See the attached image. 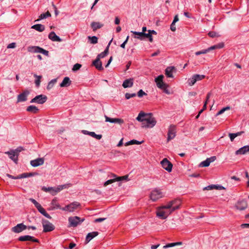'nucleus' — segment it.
I'll list each match as a JSON object with an SVG mask.
<instances>
[{"label":"nucleus","instance_id":"nucleus-42","mask_svg":"<svg viewBox=\"0 0 249 249\" xmlns=\"http://www.w3.org/2000/svg\"><path fill=\"white\" fill-rule=\"evenodd\" d=\"M210 163L211 161H209V160L207 159L206 160L200 162V163L199 165V166L201 167H208L209 166Z\"/></svg>","mask_w":249,"mask_h":249},{"label":"nucleus","instance_id":"nucleus-60","mask_svg":"<svg viewBox=\"0 0 249 249\" xmlns=\"http://www.w3.org/2000/svg\"><path fill=\"white\" fill-rule=\"evenodd\" d=\"M214 189L218 190H221L225 189V187H224L223 186L220 185H214Z\"/></svg>","mask_w":249,"mask_h":249},{"label":"nucleus","instance_id":"nucleus-6","mask_svg":"<svg viewBox=\"0 0 249 249\" xmlns=\"http://www.w3.org/2000/svg\"><path fill=\"white\" fill-rule=\"evenodd\" d=\"M80 207V204L76 201L73 202L65 207L62 208L61 210L68 212H73Z\"/></svg>","mask_w":249,"mask_h":249},{"label":"nucleus","instance_id":"nucleus-38","mask_svg":"<svg viewBox=\"0 0 249 249\" xmlns=\"http://www.w3.org/2000/svg\"><path fill=\"white\" fill-rule=\"evenodd\" d=\"M26 110L28 112L36 113L38 111L39 109L36 106L31 105L27 107Z\"/></svg>","mask_w":249,"mask_h":249},{"label":"nucleus","instance_id":"nucleus-41","mask_svg":"<svg viewBox=\"0 0 249 249\" xmlns=\"http://www.w3.org/2000/svg\"><path fill=\"white\" fill-rule=\"evenodd\" d=\"M142 142H140L135 140H132L130 141L126 142L125 143V146H128L131 144H140Z\"/></svg>","mask_w":249,"mask_h":249},{"label":"nucleus","instance_id":"nucleus-23","mask_svg":"<svg viewBox=\"0 0 249 249\" xmlns=\"http://www.w3.org/2000/svg\"><path fill=\"white\" fill-rule=\"evenodd\" d=\"M249 152V145L244 146L235 152L236 155H243Z\"/></svg>","mask_w":249,"mask_h":249},{"label":"nucleus","instance_id":"nucleus-52","mask_svg":"<svg viewBox=\"0 0 249 249\" xmlns=\"http://www.w3.org/2000/svg\"><path fill=\"white\" fill-rule=\"evenodd\" d=\"M53 189H54V188L52 187L47 188L45 186H43L42 188V190L45 192H48L49 191H52V192H53Z\"/></svg>","mask_w":249,"mask_h":249},{"label":"nucleus","instance_id":"nucleus-39","mask_svg":"<svg viewBox=\"0 0 249 249\" xmlns=\"http://www.w3.org/2000/svg\"><path fill=\"white\" fill-rule=\"evenodd\" d=\"M51 16V15L49 11H47L45 13L41 14L39 16V18L38 19L35 20V21H38L41 19H43L46 18H47L50 17Z\"/></svg>","mask_w":249,"mask_h":249},{"label":"nucleus","instance_id":"nucleus-13","mask_svg":"<svg viewBox=\"0 0 249 249\" xmlns=\"http://www.w3.org/2000/svg\"><path fill=\"white\" fill-rule=\"evenodd\" d=\"M160 164L162 167L167 171L170 172L172 171L173 165L167 159H164Z\"/></svg>","mask_w":249,"mask_h":249},{"label":"nucleus","instance_id":"nucleus-56","mask_svg":"<svg viewBox=\"0 0 249 249\" xmlns=\"http://www.w3.org/2000/svg\"><path fill=\"white\" fill-rule=\"evenodd\" d=\"M146 95V94L142 89H140L138 92V96L139 97H142L143 95Z\"/></svg>","mask_w":249,"mask_h":249},{"label":"nucleus","instance_id":"nucleus-8","mask_svg":"<svg viewBox=\"0 0 249 249\" xmlns=\"http://www.w3.org/2000/svg\"><path fill=\"white\" fill-rule=\"evenodd\" d=\"M68 220L70 226L71 227H75L78 224L81 223L84 220V219H81L78 216H73L70 217Z\"/></svg>","mask_w":249,"mask_h":249},{"label":"nucleus","instance_id":"nucleus-63","mask_svg":"<svg viewBox=\"0 0 249 249\" xmlns=\"http://www.w3.org/2000/svg\"><path fill=\"white\" fill-rule=\"evenodd\" d=\"M215 49H217V46H216V45L212 46L206 49V50L208 51V53L210 51L214 50Z\"/></svg>","mask_w":249,"mask_h":249},{"label":"nucleus","instance_id":"nucleus-24","mask_svg":"<svg viewBox=\"0 0 249 249\" xmlns=\"http://www.w3.org/2000/svg\"><path fill=\"white\" fill-rule=\"evenodd\" d=\"M82 132L84 134L89 135L96 139L97 140H100L102 137V135H100V134L97 135V134H95V133L94 132H89L87 130H83Z\"/></svg>","mask_w":249,"mask_h":249},{"label":"nucleus","instance_id":"nucleus-46","mask_svg":"<svg viewBox=\"0 0 249 249\" xmlns=\"http://www.w3.org/2000/svg\"><path fill=\"white\" fill-rule=\"evenodd\" d=\"M89 39L91 44H96L98 42V38L96 36H88Z\"/></svg>","mask_w":249,"mask_h":249},{"label":"nucleus","instance_id":"nucleus-47","mask_svg":"<svg viewBox=\"0 0 249 249\" xmlns=\"http://www.w3.org/2000/svg\"><path fill=\"white\" fill-rule=\"evenodd\" d=\"M63 186L62 185H59L56 188H54L53 192H51L52 195H55L57 193L59 192L60 191L63 190Z\"/></svg>","mask_w":249,"mask_h":249},{"label":"nucleus","instance_id":"nucleus-21","mask_svg":"<svg viewBox=\"0 0 249 249\" xmlns=\"http://www.w3.org/2000/svg\"><path fill=\"white\" fill-rule=\"evenodd\" d=\"M48 37L53 41L61 42L62 40L54 32H51L49 34Z\"/></svg>","mask_w":249,"mask_h":249},{"label":"nucleus","instance_id":"nucleus-32","mask_svg":"<svg viewBox=\"0 0 249 249\" xmlns=\"http://www.w3.org/2000/svg\"><path fill=\"white\" fill-rule=\"evenodd\" d=\"M163 78L164 76L163 75H160L155 78V81L156 83L157 86L158 88L161 87V85L164 83L163 81Z\"/></svg>","mask_w":249,"mask_h":249},{"label":"nucleus","instance_id":"nucleus-64","mask_svg":"<svg viewBox=\"0 0 249 249\" xmlns=\"http://www.w3.org/2000/svg\"><path fill=\"white\" fill-rule=\"evenodd\" d=\"M170 29L172 31H176V26H175V23H173V22H172V23H171V26H170Z\"/></svg>","mask_w":249,"mask_h":249},{"label":"nucleus","instance_id":"nucleus-44","mask_svg":"<svg viewBox=\"0 0 249 249\" xmlns=\"http://www.w3.org/2000/svg\"><path fill=\"white\" fill-rule=\"evenodd\" d=\"M143 38L144 40L145 38H148L150 42H153L152 36L151 35V34H149V32L148 33H143Z\"/></svg>","mask_w":249,"mask_h":249},{"label":"nucleus","instance_id":"nucleus-15","mask_svg":"<svg viewBox=\"0 0 249 249\" xmlns=\"http://www.w3.org/2000/svg\"><path fill=\"white\" fill-rule=\"evenodd\" d=\"M4 153L6 155H8L9 158L15 163H17L18 156L16 154L15 151L13 150H11L9 151L5 152Z\"/></svg>","mask_w":249,"mask_h":249},{"label":"nucleus","instance_id":"nucleus-30","mask_svg":"<svg viewBox=\"0 0 249 249\" xmlns=\"http://www.w3.org/2000/svg\"><path fill=\"white\" fill-rule=\"evenodd\" d=\"M98 235V232L97 231H93L89 233L86 236V243H89L91 240H92L94 237H96Z\"/></svg>","mask_w":249,"mask_h":249},{"label":"nucleus","instance_id":"nucleus-7","mask_svg":"<svg viewBox=\"0 0 249 249\" xmlns=\"http://www.w3.org/2000/svg\"><path fill=\"white\" fill-rule=\"evenodd\" d=\"M149 116L144 123L142 124V127L152 128L156 125L157 121L155 118L151 116V115Z\"/></svg>","mask_w":249,"mask_h":249},{"label":"nucleus","instance_id":"nucleus-10","mask_svg":"<svg viewBox=\"0 0 249 249\" xmlns=\"http://www.w3.org/2000/svg\"><path fill=\"white\" fill-rule=\"evenodd\" d=\"M42 226L44 232L51 231L54 229L53 224L46 220H42Z\"/></svg>","mask_w":249,"mask_h":249},{"label":"nucleus","instance_id":"nucleus-55","mask_svg":"<svg viewBox=\"0 0 249 249\" xmlns=\"http://www.w3.org/2000/svg\"><path fill=\"white\" fill-rule=\"evenodd\" d=\"M209 36L211 37L218 36L217 33L215 32H210L208 34Z\"/></svg>","mask_w":249,"mask_h":249},{"label":"nucleus","instance_id":"nucleus-14","mask_svg":"<svg viewBox=\"0 0 249 249\" xmlns=\"http://www.w3.org/2000/svg\"><path fill=\"white\" fill-rule=\"evenodd\" d=\"M30 94V91L28 90H25L21 93L18 95L17 103L25 102L27 100V96Z\"/></svg>","mask_w":249,"mask_h":249},{"label":"nucleus","instance_id":"nucleus-28","mask_svg":"<svg viewBox=\"0 0 249 249\" xmlns=\"http://www.w3.org/2000/svg\"><path fill=\"white\" fill-rule=\"evenodd\" d=\"M112 40V39H111L109 41V42L108 43V44L107 48L105 50V51L103 52H102V53H100V54H99L97 55L96 58H98L100 60V58H104V57H105L108 54V48H109V46H110V45L111 44V42Z\"/></svg>","mask_w":249,"mask_h":249},{"label":"nucleus","instance_id":"nucleus-25","mask_svg":"<svg viewBox=\"0 0 249 249\" xmlns=\"http://www.w3.org/2000/svg\"><path fill=\"white\" fill-rule=\"evenodd\" d=\"M112 177L113 178L110 179H109V180L106 181L104 183V186H107V185H108L110 184H111L115 181H120V179H121L120 178H117L116 175H115V174H112Z\"/></svg>","mask_w":249,"mask_h":249},{"label":"nucleus","instance_id":"nucleus-31","mask_svg":"<svg viewBox=\"0 0 249 249\" xmlns=\"http://www.w3.org/2000/svg\"><path fill=\"white\" fill-rule=\"evenodd\" d=\"M103 25V24L99 22L93 21L91 23V27L93 31H95L98 29L101 28Z\"/></svg>","mask_w":249,"mask_h":249},{"label":"nucleus","instance_id":"nucleus-12","mask_svg":"<svg viewBox=\"0 0 249 249\" xmlns=\"http://www.w3.org/2000/svg\"><path fill=\"white\" fill-rule=\"evenodd\" d=\"M176 135V128L175 125H171L168 129L167 141L173 139Z\"/></svg>","mask_w":249,"mask_h":249},{"label":"nucleus","instance_id":"nucleus-54","mask_svg":"<svg viewBox=\"0 0 249 249\" xmlns=\"http://www.w3.org/2000/svg\"><path fill=\"white\" fill-rule=\"evenodd\" d=\"M81 67V65L78 63L75 64L74 65L73 68H72V71H76L80 69V68Z\"/></svg>","mask_w":249,"mask_h":249},{"label":"nucleus","instance_id":"nucleus-59","mask_svg":"<svg viewBox=\"0 0 249 249\" xmlns=\"http://www.w3.org/2000/svg\"><path fill=\"white\" fill-rule=\"evenodd\" d=\"M214 185H208L205 187L204 188V190H211L214 189Z\"/></svg>","mask_w":249,"mask_h":249},{"label":"nucleus","instance_id":"nucleus-26","mask_svg":"<svg viewBox=\"0 0 249 249\" xmlns=\"http://www.w3.org/2000/svg\"><path fill=\"white\" fill-rule=\"evenodd\" d=\"M112 177L113 178L110 179H109V180L106 181L104 183V186H107V185H108L110 184H111L115 181H120V179H121L120 178H117L116 175H115V174H112Z\"/></svg>","mask_w":249,"mask_h":249},{"label":"nucleus","instance_id":"nucleus-57","mask_svg":"<svg viewBox=\"0 0 249 249\" xmlns=\"http://www.w3.org/2000/svg\"><path fill=\"white\" fill-rule=\"evenodd\" d=\"M237 136V134H235V133H230L229 134V137L230 138V140L231 142H232L234 139Z\"/></svg>","mask_w":249,"mask_h":249},{"label":"nucleus","instance_id":"nucleus-33","mask_svg":"<svg viewBox=\"0 0 249 249\" xmlns=\"http://www.w3.org/2000/svg\"><path fill=\"white\" fill-rule=\"evenodd\" d=\"M175 68L174 67H168L165 70V75L167 77L173 78V72Z\"/></svg>","mask_w":249,"mask_h":249},{"label":"nucleus","instance_id":"nucleus-5","mask_svg":"<svg viewBox=\"0 0 249 249\" xmlns=\"http://www.w3.org/2000/svg\"><path fill=\"white\" fill-rule=\"evenodd\" d=\"M164 196L163 193L159 189L156 188L152 190L150 195V197L153 201H156Z\"/></svg>","mask_w":249,"mask_h":249},{"label":"nucleus","instance_id":"nucleus-50","mask_svg":"<svg viewBox=\"0 0 249 249\" xmlns=\"http://www.w3.org/2000/svg\"><path fill=\"white\" fill-rule=\"evenodd\" d=\"M29 200L35 205V207L37 209L41 206V205L39 203H38L35 199L33 198H30Z\"/></svg>","mask_w":249,"mask_h":249},{"label":"nucleus","instance_id":"nucleus-17","mask_svg":"<svg viewBox=\"0 0 249 249\" xmlns=\"http://www.w3.org/2000/svg\"><path fill=\"white\" fill-rule=\"evenodd\" d=\"M151 115V113L147 114V113H144L143 111H141L139 113L138 116L137 117L136 120L138 121L143 123H144L146 119H147V118L148 117V116Z\"/></svg>","mask_w":249,"mask_h":249},{"label":"nucleus","instance_id":"nucleus-16","mask_svg":"<svg viewBox=\"0 0 249 249\" xmlns=\"http://www.w3.org/2000/svg\"><path fill=\"white\" fill-rule=\"evenodd\" d=\"M27 228V226L23 223L17 224L12 229V231L15 233H19Z\"/></svg>","mask_w":249,"mask_h":249},{"label":"nucleus","instance_id":"nucleus-49","mask_svg":"<svg viewBox=\"0 0 249 249\" xmlns=\"http://www.w3.org/2000/svg\"><path fill=\"white\" fill-rule=\"evenodd\" d=\"M188 82L189 85L190 86L194 85L196 83V80L195 79L193 75L192 76V77L188 79Z\"/></svg>","mask_w":249,"mask_h":249},{"label":"nucleus","instance_id":"nucleus-2","mask_svg":"<svg viewBox=\"0 0 249 249\" xmlns=\"http://www.w3.org/2000/svg\"><path fill=\"white\" fill-rule=\"evenodd\" d=\"M172 213L170 209L164 208V205L159 207L156 212L157 216L161 219H165Z\"/></svg>","mask_w":249,"mask_h":249},{"label":"nucleus","instance_id":"nucleus-4","mask_svg":"<svg viewBox=\"0 0 249 249\" xmlns=\"http://www.w3.org/2000/svg\"><path fill=\"white\" fill-rule=\"evenodd\" d=\"M27 51L28 52L32 53H41L43 54L48 56L49 55V52L47 50H44V49L36 46H30L27 48Z\"/></svg>","mask_w":249,"mask_h":249},{"label":"nucleus","instance_id":"nucleus-35","mask_svg":"<svg viewBox=\"0 0 249 249\" xmlns=\"http://www.w3.org/2000/svg\"><path fill=\"white\" fill-rule=\"evenodd\" d=\"M52 205V209H61L62 208L60 207V205L57 202V201L56 198H54L52 200L51 202Z\"/></svg>","mask_w":249,"mask_h":249},{"label":"nucleus","instance_id":"nucleus-1","mask_svg":"<svg viewBox=\"0 0 249 249\" xmlns=\"http://www.w3.org/2000/svg\"><path fill=\"white\" fill-rule=\"evenodd\" d=\"M181 201L178 199H175L167 202L164 205V208L166 209H170L172 213L179 208L181 205Z\"/></svg>","mask_w":249,"mask_h":249},{"label":"nucleus","instance_id":"nucleus-11","mask_svg":"<svg viewBox=\"0 0 249 249\" xmlns=\"http://www.w3.org/2000/svg\"><path fill=\"white\" fill-rule=\"evenodd\" d=\"M235 207L237 210L239 211L245 210L248 207V203L247 200L246 199L238 200L237 202Z\"/></svg>","mask_w":249,"mask_h":249},{"label":"nucleus","instance_id":"nucleus-29","mask_svg":"<svg viewBox=\"0 0 249 249\" xmlns=\"http://www.w3.org/2000/svg\"><path fill=\"white\" fill-rule=\"evenodd\" d=\"M92 64L98 70L101 71L103 70L102 63L98 58H96V59L93 61Z\"/></svg>","mask_w":249,"mask_h":249},{"label":"nucleus","instance_id":"nucleus-36","mask_svg":"<svg viewBox=\"0 0 249 249\" xmlns=\"http://www.w3.org/2000/svg\"><path fill=\"white\" fill-rule=\"evenodd\" d=\"M131 32L135 35L134 36L135 38L141 40H144L143 32H139L136 31H131Z\"/></svg>","mask_w":249,"mask_h":249},{"label":"nucleus","instance_id":"nucleus-61","mask_svg":"<svg viewBox=\"0 0 249 249\" xmlns=\"http://www.w3.org/2000/svg\"><path fill=\"white\" fill-rule=\"evenodd\" d=\"M175 246H176V244L175 243H169V244H168L164 246L163 248L164 249H166L168 248L173 247Z\"/></svg>","mask_w":249,"mask_h":249},{"label":"nucleus","instance_id":"nucleus-48","mask_svg":"<svg viewBox=\"0 0 249 249\" xmlns=\"http://www.w3.org/2000/svg\"><path fill=\"white\" fill-rule=\"evenodd\" d=\"M230 109V107L228 106V107H223V108H222L220 110H219L216 114V116H217L219 115H221L222 114V113H223L226 110H229Z\"/></svg>","mask_w":249,"mask_h":249},{"label":"nucleus","instance_id":"nucleus-51","mask_svg":"<svg viewBox=\"0 0 249 249\" xmlns=\"http://www.w3.org/2000/svg\"><path fill=\"white\" fill-rule=\"evenodd\" d=\"M136 96V93H126L125 94V97L126 99H129L131 98L134 97Z\"/></svg>","mask_w":249,"mask_h":249},{"label":"nucleus","instance_id":"nucleus-27","mask_svg":"<svg viewBox=\"0 0 249 249\" xmlns=\"http://www.w3.org/2000/svg\"><path fill=\"white\" fill-rule=\"evenodd\" d=\"M71 81L69 77H65L60 84V87H68L71 84Z\"/></svg>","mask_w":249,"mask_h":249},{"label":"nucleus","instance_id":"nucleus-34","mask_svg":"<svg viewBox=\"0 0 249 249\" xmlns=\"http://www.w3.org/2000/svg\"><path fill=\"white\" fill-rule=\"evenodd\" d=\"M32 29H35L36 31H37L40 32H42L45 30V26L44 25L41 24H37L33 25L31 27Z\"/></svg>","mask_w":249,"mask_h":249},{"label":"nucleus","instance_id":"nucleus-18","mask_svg":"<svg viewBox=\"0 0 249 249\" xmlns=\"http://www.w3.org/2000/svg\"><path fill=\"white\" fill-rule=\"evenodd\" d=\"M44 160L43 158H39L36 159L32 160L30 161V164L33 167H37L39 165L43 164Z\"/></svg>","mask_w":249,"mask_h":249},{"label":"nucleus","instance_id":"nucleus-45","mask_svg":"<svg viewBox=\"0 0 249 249\" xmlns=\"http://www.w3.org/2000/svg\"><path fill=\"white\" fill-rule=\"evenodd\" d=\"M194 77L196 80V82L198 81H200L204 79L205 77L204 75H201V74H194L193 75Z\"/></svg>","mask_w":249,"mask_h":249},{"label":"nucleus","instance_id":"nucleus-3","mask_svg":"<svg viewBox=\"0 0 249 249\" xmlns=\"http://www.w3.org/2000/svg\"><path fill=\"white\" fill-rule=\"evenodd\" d=\"M172 213L170 209L164 208V205L159 207L156 212L157 216L161 219H165Z\"/></svg>","mask_w":249,"mask_h":249},{"label":"nucleus","instance_id":"nucleus-43","mask_svg":"<svg viewBox=\"0 0 249 249\" xmlns=\"http://www.w3.org/2000/svg\"><path fill=\"white\" fill-rule=\"evenodd\" d=\"M57 79H53L51 80L48 84L47 87V89H51L54 86V85L56 83Z\"/></svg>","mask_w":249,"mask_h":249},{"label":"nucleus","instance_id":"nucleus-62","mask_svg":"<svg viewBox=\"0 0 249 249\" xmlns=\"http://www.w3.org/2000/svg\"><path fill=\"white\" fill-rule=\"evenodd\" d=\"M19 179L28 178L27 173H24L18 175Z\"/></svg>","mask_w":249,"mask_h":249},{"label":"nucleus","instance_id":"nucleus-37","mask_svg":"<svg viewBox=\"0 0 249 249\" xmlns=\"http://www.w3.org/2000/svg\"><path fill=\"white\" fill-rule=\"evenodd\" d=\"M37 210L42 214H43L46 217L49 219L52 218V217L46 212L45 210L41 206L38 208Z\"/></svg>","mask_w":249,"mask_h":249},{"label":"nucleus","instance_id":"nucleus-58","mask_svg":"<svg viewBox=\"0 0 249 249\" xmlns=\"http://www.w3.org/2000/svg\"><path fill=\"white\" fill-rule=\"evenodd\" d=\"M16 44L15 42H12L11 43H10L7 46V48L8 49H14L16 48Z\"/></svg>","mask_w":249,"mask_h":249},{"label":"nucleus","instance_id":"nucleus-19","mask_svg":"<svg viewBox=\"0 0 249 249\" xmlns=\"http://www.w3.org/2000/svg\"><path fill=\"white\" fill-rule=\"evenodd\" d=\"M18 240L20 241H32L34 242H38V240L37 239L35 238L33 236L28 235L20 236L18 238Z\"/></svg>","mask_w":249,"mask_h":249},{"label":"nucleus","instance_id":"nucleus-22","mask_svg":"<svg viewBox=\"0 0 249 249\" xmlns=\"http://www.w3.org/2000/svg\"><path fill=\"white\" fill-rule=\"evenodd\" d=\"M134 80L133 78H129L124 81L122 84L124 88H131L133 85Z\"/></svg>","mask_w":249,"mask_h":249},{"label":"nucleus","instance_id":"nucleus-20","mask_svg":"<svg viewBox=\"0 0 249 249\" xmlns=\"http://www.w3.org/2000/svg\"><path fill=\"white\" fill-rule=\"evenodd\" d=\"M106 122H110L111 123H117L119 124H122L124 123V120L120 118H111L107 116H105Z\"/></svg>","mask_w":249,"mask_h":249},{"label":"nucleus","instance_id":"nucleus-40","mask_svg":"<svg viewBox=\"0 0 249 249\" xmlns=\"http://www.w3.org/2000/svg\"><path fill=\"white\" fill-rule=\"evenodd\" d=\"M34 76L36 78L35 81V84L37 87H39L40 84V79L42 78V76L34 74Z\"/></svg>","mask_w":249,"mask_h":249},{"label":"nucleus","instance_id":"nucleus-53","mask_svg":"<svg viewBox=\"0 0 249 249\" xmlns=\"http://www.w3.org/2000/svg\"><path fill=\"white\" fill-rule=\"evenodd\" d=\"M207 53H208V51H207L206 49H203L201 51L196 52L195 53V54L196 55H199L200 54Z\"/></svg>","mask_w":249,"mask_h":249},{"label":"nucleus","instance_id":"nucleus-9","mask_svg":"<svg viewBox=\"0 0 249 249\" xmlns=\"http://www.w3.org/2000/svg\"><path fill=\"white\" fill-rule=\"evenodd\" d=\"M47 97L46 95L40 94V95L36 96L35 98L32 99L31 100L30 103H37V104H43L47 101Z\"/></svg>","mask_w":249,"mask_h":249}]
</instances>
